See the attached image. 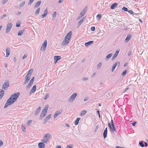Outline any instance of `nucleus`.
<instances>
[{"label": "nucleus", "instance_id": "f257e3e1", "mask_svg": "<svg viewBox=\"0 0 148 148\" xmlns=\"http://www.w3.org/2000/svg\"><path fill=\"white\" fill-rule=\"evenodd\" d=\"M20 93L18 92L17 93H15L11 95L5 103L4 108H6L8 106L10 105L13 104L16 101Z\"/></svg>", "mask_w": 148, "mask_h": 148}, {"label": "nucleus", "instance_id": "f03ea898", "mask_svg": "<svg viewBox=\"0 0 148 148\" xmlns=\"http://www.w3.org/2000/svg\"><path fill=\"white\" fill-rule=\"evenodd\" d=\"M49 105H47L44 108L41 114L40 118H43L45 116L47 113V112L49 108Z\"/></svg>", "mask_w": 148, "mask_h": 148}, {"label": "nucleus", "instance_id": "7ed1b4c3", "mask_svg": "<svg viewBox=\"0 0 148 148\" xmlns=\"http://www.w3.org/2000/svg\"><path fill=\"white\" fill-rule=\"evenodd\" d=\"M51 137V135L50 134H47L44 137L42 141L43 142V143H46L49 140L50 138Z\"/></svg>", "mask_w": 148, "mask_h": 148}, {"label": "nucleus", "instance_id": "20e7f679", "mask_svg": "<svg viewBox=\"0 0 148 148\" xmlns=\"http://www.w3.org/2000/svg\"><path fill=\"white\" fill-rule=\"evenodd\" d=\"M12 26L11 22H9L7 24L5 31L6 33H8L10 31Z\"/></svg>", "mask_w": 148, "mask_h": 148}, {"label": "nucleus", "instance_id": "39448f33", "mask_svg": "<svg viewBox=\"0 0 148 148\" xmlns=\"http://www.w3.org/2000/svg\"><path fill=\"white\" fill-rule=\"evenodd\" d=\"M77 95V94L74 93L73 94L69 99V101L73 102L75 99Z\"/></svg>", "mask_w": 148, "mask_h": 148}, {"label": "nucleus", "instance_id": "423d86ee", "mask_svg": "<svg viewBox=\"0 0 148 148\" xmlns=\"http://www.w3.org/2000/svg\"><path fill=\"white\" fill-rule=\"evenodd\" d=\"M9 81L8 80H7L4 83L3 85L2 88L3 89H5L6 88H8L9 87Z\"/></svg>", "mask_w": 148, "mask_h": 148}, {"label": "nucleus", "instance_id": "0eeeda50", "mask_svg": "<svg viewBox=\"0 0 148 148\" xmlns=\"http://www.w3.org/2000/svg\"><path fill=\"white\" fill-rule=\"evenodd\" d=\"M34 77H33L30 80L28 85L26 86V88L27 89L29 88L31 86L34 82Z\"/></svg>", "mask_w": 148, "mask_h": 148}, {"label": "nucleus", "instance_id": "6e6552de", "mask_svg": "<svg viewBox=\"0 0 148 148\" xmlns=\"http://www.w3.org/2000/svg\"><path fill=\"white\" fill-rule=\"evenodd\" d=\"M108 125L111 131L113 132L116 131V129L114 125H111L110 123H108Z\"/></svg>", "mask_w": 148, "mask_h": 148}, {"label": "nucleus", "instance_id": "1a4fd4ad", "mask_svg": "<svg viewBox=\"0 0 148 148\" xmlns=\"http://www.w3.org/2000/svg\"><path fill=\"white\" fill-rule=\"evenodd\" d=\"M70 40L69 39L64 38V40L63 41L62 45H66L69 43Z\"/></svg>", "mask_w": 148, "mask_h": 148}, {"label": "nucleus", "instance_id": "9d476101", "mask_svg": "<svg viewBox=\"0 0 148 148\" xmlns=\"http://www.w3.org/2000/svg\"><path fill=\"white\" fill-rule=\"evenodd\" d=\"M61 58V57L60 56H56L54 57V63L55 64H56L58 60H60Z\"/></svg>", "mask_w": 148, "mask_h": 148}, {"label": "nucleus", "instance_id": "9b49d317", "mask_svg": "<svg viewBox=\"0 0 148 148\" xmlns=\"http://www.w3.org/2000/svg\"><path fill=\"white\" fill-rule=\"evenodd\" d=\"M30 79V77L29 76H28V75H27L25 77V81L24 82L23 85H25L28 82Z\"/></svg>", "mask_w": 148, "mask_h": 148}, {"label": "nucleus", "instance_id": "f8f14e48", "mask_svg": "<svg viewBox=\"0 0 148 148\" xmlns=\"http://www.w3.org/2000/svg\"><path fill=\"white\" fill-rule=\"evenodd\" d=\"M72 32L71 31L69 32L66 36L65 38L70 40L72 35Z\"/></svg>", "mask_w": 148, "mask_h": 148}, {"label": "nucleus", "instance_id": "ddd939ff", "mask_svg": "<svg viewBox=\"0 0 148 148\" xmlns=\"http://www.w3.org/2000/svg\"><path fill=\"white\" fill-rule=\"evenodd\" d=\"M47 40H45L44 42H43V44H42V50H45L46 49V48L47 47Z\"/></svg>", "mask_w": 148, "mask_h": 148}, {"label": "nucleus", "instance_id": "4468645a", "mask_svg": "<svg viewBox=\"0 0 148 148\" xmlns=\"http://www.w3.org/2000/svg\"><path fill=\"white\" fill-rule=\"evenodd\" d=\"M48 13V10L47 8L46 9H45L44 11V13L43 14H42L41 15V16L42 18H43L45 17L46 16V15Z\"/></svg>", "mask_w": 148, "mask_h": 148}, {"label": "nucleus", "instance_id": "2eb2a0df", "mask_svg": "<svg viewBox=\"0 0 148 148\" xmlns=\"http://www.w3.org/2000/svg\"><path fill=\"white\" fill-rule=\"evenodd\" d=\"M62 110L56 112L54 114V119L56 118L59 114H60L62 113Z\"/></svg>", "mask_w": 148, "mask_h": 148}, {"label": "nucleus", "instance_id": "dca6fc26", "mask_svg": "<svg viewBox=\"0 0 148 148\" xmlns=\"http://www.w3.org/2000/svg\"><path fill=\"white\" fill-rule=\"evenodd\" d=\"M107 127H106L104 130L103 133V136L104 138H105L107 136Z\"/></svg>", "mask_w": 148, "mask_h": 148}, {"label": "nucleus", "instance_id": "f3484780", "mask_svg": "<svg viewBox=\"0 0 148 148\" xmlns=\"http://www.w3.org/2000/svg\"><path fill=\"white\" fill-rule=\"evenodd\" d=\"M6 57H8L10 54V48L9 47H7L6 49Z\"/></svg>", "mask_w": 148, "mask_h": 148}, {"label": "nucleus", "instance_id": "a211bd4d", "mask_svg": "<svg viewBox=\"0 0 148 148\" xmlns=\"http://www.w3.org/2000/svg\"><path fill=\"white\" fill-rule=\"evenodd\" d=\"M38 146L39 148H43L45 147V144L43 143L40 142L38 143Z\"/></svg>", "mask_w": 148, "mask_h": 148}, {"label": "nucleus", "instance_id": "6ab92c4d", "mask_svg": "<svg viewBox=\"0 0 148 148\" xmlns=\"http://www.w3.org/2000/svg\"><path fill=\"white\" fill-rule=\"evenodd\" d=\"M36 85H34L31 90L30 93L32 94L33 93H34L36 90Z\"/></svg>", "mask_w": 148, "mask_h": 148}, {"label": "nucleus", "instance_id": "aec40b11", "mask_svg": "<svg viewBox=\"0 0 148 148\" xmlns=\"http://www.w3.org/2000/svg\"><path fill=\"white\" fill-rule=\"evenodd\" d=\"M117 5L118 4L117 3H114L110 6V8L111 9H114Z\"/></svg>", "mask_w": 148, "mask_h": 148}, {"label": "nucleus", "instance_id": "412c9836", "mask_svg": "<svg viewBox=\"0 0 148 148\" xmlns=\"http://www.w3.org/2000/svg\"><path fill=\"white\" fill-rule=\"evenodd\" d=\"M41 2V1H39L36 2L35 4L34 7L36 8L38 7L40 4Z\"/></svg>", "mask_w": 148, "mask_h": 148}, {"label": "nucleus", "instance_id": "4be33fe9", "mask_svg": "<svg viewBox=\"0 0 148 148\" xmlns=\"http://www.w3.org/2000/svg\"><path fill=\"white\" fill-rule=\"evenodd\" d=\"M51 114H50L47 116L44 119V121L46 122L47 121L49 120L51 117Z\"/></svg>", "mask_w": 148, "mask_h": 148}, {"label": "nucleus", "instance_id": "5701e85b", "mask_svg": "<svg viewBox=\"0 0 148 148\" xmlns=\"http://www.w3.org/2000/svg\"><path fill=\"white\" fill-rule=\"evenodd\" d=\"M93 42V41H90L88 42H86L85 44V45L86 47H88Z\"/></svg>", "mask_w": 148, "mask_h": 148}, {"label": "nucleus", "instance_id": "b1692460", "mask_svg": "<svg viewBox=\"0 0 148 148\" xmlns=\"http://www.w3.org/2000/svg\"><path fill=\"white\" fill-rule=\"evenodd\" d=\"M41 107H39L37 110H36V112L35 113V115H38V113L40 112V110H41Z\"/></svg>", "mask_w": 148, "mask_h": 148}, {"label": "nucleus", "instance_id": "393cba45", "mask_svg": "<svg viewBox=\"0 0 148 148\" xmlns=\"http://www.w3.org/2000/svg\"><path fill=\"white\" fill-rule=\"evenodd\" d=\"M80 118L79 117L77 118V119L74 121V124L75 125H77L79 123V121L80 120Z\"/></svg>", "mask_w": 148, "mask_h": 148}, {"label": "nucleus", "instance_id": "a878e982", "mask_svg": "<svg viewBox=\"0 0 148 148\" xmlns=\"http://www.w3.org/2000/svg\"><path fill=\"white\" fill-rule=\"evenodd\" d=\"M117 62L113 64V65L112 67V72H113L114 71L116 66H117Z\"/></svg>", "mask_w": 148, "mask_h": 148}, {"label": "nucleus", "instance_id": "bb28decb", "mask_svg": "<svg viewBox=\"0 0 148 148\" xmlns=\"http://www.w3.org/2000/svg\"><path fill=\"white\" fill-rule=\"evenodd\" d=\"M131 37V35H128L125 39V42H128L129 41V40L130 39Z\"/></svg>", "mask_w": 148, "mask_h": 148}, {"label": "nucleus", "instance_id": "cd10ccee", "mask_svg": "<svg viewBox=\"0 0 148 148\" xmlns=\"http://www.w3.org/2000/svg\"><path fill=\"white\" fill-rule=\"evenodd\" d=\"M112 53H110L108 54L105 58L106 60H108V59L110 58L112 56Z\"/></svg>", "mask_w": 148, "mask_h": 148}, {"label": "nucleus", "instance_id": "c85d7f7f", "mask_svg": "<svg viewBox=\"0 0 148 148\" xmlns=\"http://www.w3.org/2000/svg\"><path fill=\"white\" fill-rule=\"evenodd\" d=\"M86 113V110H84L82 111L80 114V115L82 116L84 115Z\"/></svg>", "mask_w": 148, "mask_h": 148}, {"label": "nucleus", "instance_id": "c756f323", "mask_svg": "<svg viewBox=\"0 0 148 148\" xmlns=\"http://www.w3.org/2000/svg\"><path fill=\"white\" fill-rule=\"evenodd\" d=\"M4 93V90H2L0 91V99H1L3 97Z\"/></svg>", "mask_w": 148, "mask_h": 148}, {"label": "nucleus", "instance_id": "7c9ffc66", "mask_svg": "<svg viewBox=\"0 0 148 148\" xmlns=\"http://www.w3.org/2000/svg\"><path fill=\"white\" fill-rule=\"evenodd\" d=\"M33 72V69H30L28 71V73L27 75H28V76H30L31 75V74Z\"/></svg>", "mask_w": 148, "mask_h": 148}, {"label": "nucleus", "instance_id": "2f4dec72", "mask_svg": "<svg viewBox=\"0 0 148 148\" xmlns=\"http://www.w3.org/2000/svg\"><path fill=\"white\" fill-rule=\"evenodd\" d=\"M25 1L22 2L19 5V8L20 9L21 8L23 7L25 5Z\"/></svg>", "mask_w": 148, "mask_h": 148}, {"label": "nucleus", "instance_id": "473e14b6", "mask_svg": "<svg viewBox=\"0 0 148 148\" xmlns=\"http://www.w3.org/2000/svg\"><path fill=\"white\" fill-rule=\"evenodd\" d=\"M40 8H38L37 9V10H36V12H35V14L36 15H38L39 14V12H40Z\"/></svg>", "mask_w": 148, "mask_h": 148}, {"label": "nucleus", "instance_id": "72a5a7b5", "mask_svg": "<svg viewBox=\"0 0 148 148\" xmlns=\"http://www.w3.org/2000/svg\"><path fill=\"white\" fill-rule=\"evenodd\" d=\"M24 30H20L18 33V35L19 36L21 35L24 32Z\"/></svg>", "mask_w": 148, "mask_h": 148}, {"label": "nucleus", "instance_id": "f704fd0d", "mask_svg": "<svg viewBox=\"0 0 148 148\" xmlns=\"http://www.w3.org/2000/svg\"><path fill=\"white\" fill-rule=\"evenodd\" d=\"M117 56V54H114L113 57H112V60H114L116 57Z\"/></svg>", "mask_w": 148, "mask_h": 148}, {"label": "nucleus", "instance_id": "c9c22d12", "mask_svg": "<svg viewBox=\"0 0 148 148\" xmlns=\"http://www.w3.org/2000/svg\"><path fill=\"white\" fill-rule=\"evenodd\" d=\"M126 73H127V70H125L122 73V74H121V75L122 76H124L125 75H126Z\"/></svg>", "mask_w": 148, "mask_h": 148}, {"label": "nucleus", "instance_id": "e433bc0d", "mask_svg": "<svg viewBox=\"0 0 148 148\" xmlns=\"http://www.w3.org/2000/svg\"><path fill=\"white\" fill-rule=\"evenodd\" d=\"M84 21V20H81L78 23V25L80 26Z\"/></svg>", "mask_w": 148, "mask_h": 148}, {"label": "nucleus", "instance_id": "4c0bfd02", "mask_svg": "<svg viewBox=\"0 0 148 148\" xmlns=\"http://www.w3.org/2000/svg\"><path fill=\"white\" fill-rule=\"evenodd\" d=\"M143 142V141H141L139 143V145L142 147H143L144 146V145Z\"/></svg>", "mask_w": 148, "mask_h": 148}, {"label": "nucleus", "instance_id": "58836bf2", "mask_svg": "<svg viewBox=\"0 0 148 148\" xmlns=\"http://www.w3.org/2000/svg\"><path fill=\"white\" fill-rule=\"evenodd\" d=\"M101 62L98 64L97 65V68L98 69H99L101 68Z\"/></svg>", "mask_w": 148, "mask_h": 148}, {"label": "nucleus", "instance_id": "ea45409f", "mask_svg": "<svg viewBox=\"0 0 148 148\" xmlns=\"http://www.w3.org/2000/svg\"><path fill=\"white\" fill-rule=\"evenodd\" d=\"M101 14H98L96 16L97 18L98 19V20H99L101 18Z\"/></svg>", "mask_w": 148, "mask_h": 148}, {"label": "nucleus", "instance_id": "a19ab883", "mask_svg": "<svg viewBox=\"0 0 148 148\" xmlns=\"http://www.w3.org/2000/svg\"><path fill=\"white\" fill-rule=\"evenodd\" d=\"M56 15V12H55L52 15V17L53 18H55Z\"/></svg>", "mask_w": 148, "mask_h": 148}, {"label": "nucleus", "instance_id": "79ce46f5", "mask_svg": "<svg viewBox=\"0 0 148 148\" xmlns=\"http://www.w3.org/2000/svg\"><path fill=\"white\" fill-rule=\"evenodd\" d=\"M49 94L48 93L46 94V95L45 96V97L44 98V99L45 100L47 98H48L49 97Z\"/></svg>", "mask_w": 148, "mask_h": 148}, {"label": "nucleus", "instance_id": "37998d69", "mask_svg": "<svg viewBox=\"0 0 148 148\" xmlns=\"http://www.w3.org/2000/svg\"><path fill=\"white\" fill-rule=\"evenodd\" d=\"M122 10L125 11H128L127 8L125 7H123Z\"/></svg>", "mask_w": 148, "mask_h": 148}, {"label": "nucleus", "instance_id": "c03bdc74", "mask_svg": "<svg viewBox=\"0 0 148 148\" xmlns=\"http://www.w3.org/2000/svg\"><path fill=\"white\" fill-rule=\"evenodd\" d=\"M85 14V13L84 12H83V11H82L80 13V15H81V17H82L84 15V14Z\"/></svg>", "mask_w": 148, "mask_h": 148}, {"label": "nucleus", "instance_id": "a18cd8bd", "mask_svg": "<svg viewBox=\"0 0 148 148\" xmlns=\"http://www.w3.org/2000/svg\"><path fill=\"white\" fill-rule=\"evenodd\" d=\"M21 25V23H17L16 25V27H19Z\"/></svg>", "mask_w": 148, "mask_h": 148}, {"label": "nucleus", "instance_id": "49530a36", "mask_svg": "<svg viewBox=\"0 0 148 148\" xmlns=\"http://www.w3.org/2000/svg\"><path fill=\"white\" fill-rule=\"evenodd\" d=\"M87 7H85L83 9V12H84L85 13L86 12L87 10Z\"/></svg>", "mask_w": 148, "mask_h": 148}, {"label": "nucleus", "instance_id": "de8ad7c7", "mask_svg": "<svg viewBox=\"0 0 148 148\" xmlns=\"http://www.w3.org/2000/svg\"><path fill=\"white\" fill-rule=\"evenodd\" d=\"M95 27L94 26H92L91 27V29L92 31H95Z\"/></svg>", "mask_w": 148, "mask_h": 148}, {"label": "nucleus", "instance_id": "09e8293b", "mask_svg": "<svg viewBox=\"0 0 148 148\" xmlns=\"http://www.w3.org/2000/svg\"><path fill=\"white\" fill-rule=\"evenodd\" d=\"M129 13H130L131 14H133V12L131 10H129L127 11Z\"/></svg>", "mask_w": 148, "mask_h": 148}, {"label": "nucleus", "instance_id": "8fccbe9b", "mask_svg": "<svg viewBox=\"0 0 148 148\" xmlns=\"http://www.w3.org/2000/svg\"><path fill=\"white\" fill-rule=\"evenodd\" d=\"M88 79V78L86 77H84L82 78V80L84 81H87Z\"/></svg>", "mask_w": 148, "mask_h": 148}, {"label": "nucleus", "instance_id": "3c124183", "mask_svg": "<svg viewBox=\"0 0 148 148\" xmlns=\"http://www.w3.org/2000/svg\"><path fill=\"white\" fill-rule=\"evenodd\" d=\"M8 0H3L2 3L3 4H4L6 3Z\"/></svg>", "mask_w": 148, "mask_h": 148}, {"label": "nucleus", "instance_id": "603ef678", "mask_svg": "<svg viewBox=\"0 0 148 148\" xmlns=\"http://www.w3.org/2000/svg\"><path fill=\"white\" fill-rule=\"evenodd\" d=\"M6 14H5L3 15L0 17L1 19V20L4 17H6Z\"/></svg>", "mask_w": 148, "mask_h": 148}, {"label": "nucleus", "instance_id": "864d4df0", "mask_svg": "<svg viewBox=\"0 0 148 148\" xmlns=\"http://www.w3.org/2000/svg\"><path fill=\"white\" fill-rule=\"evenodd\" d=\"M32 122V121L31 120H29L27 121V124L28 125L30 124Z\"/></svg>", "mask_w": 148, "mask_h": 148}, {"label": "nucleus", "instance_id": "5fc2aeb1", "mask_svg": "<svg viewBox=\"0 0 148 148\" xmlns=\"http://www.w3.org/2000/svg\"><path fill=\"white\" fill-rule=\"evenodd\" d=\"M89 98L88 97H86L84 99V101H86Z\"/></svg>", "mask_w": 148, "mask_h": 148}, {"label": "nucleus", "instance_id": "6e6d98bb", "mask_svg": "<svg viewBox=\"0 0 148 148\" xmlns=\"http://www.w3.org/2000/svg\"><path fill=\"white\" fill-rule=\"evenodd\" d=\"M3 143L2 141L0 140V146H2L3 145Z\"/></svg>", "mask_w": 148, "mask_h": 148}, {"label": "nucleus", "instance_id": "4d7b16f0", "mask_svg": "<svg viewBox=\"0 0 148 148\" xmlns=\"http://www.w3.org/2000/svg\"><path fill=\"white\" fill-rule=\"evenodd\" d=\"M97 113L99 115V118L100 117V114L99 111V110H97Z\"/></svg>", "mask_w": 148, "mask_h": 148}, {"label": "nucleus", "instance_id": "13d9d810", "mask_svg": "<svg viewBox=\"0 0 148 148\" xmlns=\"http://www.w3.org/2000/svg\"><path fill=\"white\" fill-rule=\"evenodd\" d=\"M137 122L136 121H135L134 122H133L132 123V125L133 126H135L136 124V123Z\"/></svg>", "mask_w": 148, "mask_h": 148}, {"label": "nucleus", "instance_id": "bf43d9fd", "mask_svg": "<svg viewBox=\"0 0 148 148\" xmlns=\"http://www.w3.org/2000/svg\"><path fill=\"white\" fill-rule=\"evenodd\" d=\"M34 0H30L29 1V4H31L34 1Z\"/></svg>", "mask_w": 148, "mask_h": 148}, {"label": "nucleus", "instance_id": "052dcab7", "mask_svg": "<svg viewBox=\"0 0 148 148\" xmlns=\"http://www.w3.org/2000/svg\"><path fill=\"white\" fill-rule=\"evenodd\" d=\"M27 57V55H25L22 57V59H24L26 58Z\"/></svg>", "mask_w": 148, "mask_h": 148}, {"label": "nucleus", "instance_id": "680f3d73", "mask_svg": "<svg viewBox=\"0 0 148 148\" xmlns=\"http://www.w3.org/2000/svg\"><path fill=\"white\" fill-rule=\"evenodd\" d=\"M22 130L23 132H25L26 131L25 128L24 127L23 128H22Z\"/></svg>", "mask_w": 148, "mask_h": 148}, {"label": "nucleus", "instance_id": "e2e57ef3", "mask_svg": "<svg viewBox=\"0 0 148 148\" xmlns=\"http://www.w3.org/2000/svg\"><path fill=\"white\" fill-rule=\"evenodd\" d=\"M111 125H114V123L113 121V120L112 119L111 120Z\"/></svg>", "mask_w": 148, "mask_h": 148}, {"label": "nucleus", "instance_id": "0e129e2a", "mask_svg": "<svg viewBox=\"0 0 148 148\" xmlns=\"http://www.w3.org/2000/svg\"><path fill=\"white\" fill-rule=\"evenodd\" d=\"M144 144H145L144 146H145V147H147V146L148 144H147V143L146 142H145L144 143Z\"/></svg>", "mask_w": 148, "mask_h": 148}, {"label": "nucleus", "instance_id": "69168bd1", "mask_svg": "<svg viewBox=\"0 0 148 148\" xmlns=\"http://www.w3.org/2000/svg\"><path fill=\"white\" fill-rule=\"evenodd\" d=\"M132 53V51H129L128 53V56H130L131 55Z\"/></svg>", "mask_w": 148, "mask_h": 148}, {"label": "nucleus", "instance_id": "338daca9", "mask_svg": "<svg viewBox=\"0 0 148 148\" xmlns=\"http://www.w3.org/2000/svg\"><path fill=\"white\" fill-rule=\"evenodd\" d=\"M66 148H72V147L71 146H70L69 145H68L67 146Z\"/></svg>", "mask_w": 148, "mask_h": 148}, {"label": "nucleus", "instance_id": "774afa93", "mask_svg": "<svg viewBox=\"0 0 148 148\" xmlns=\"http://www.w3.org/2000/svg\"><path fill=\"white\" fill-rule=\"evenodd\" d=\"M56 148H61V147L60 145L57 146Z\"/></svg>", "mask_w": 148, "mask_h": 148}]
</instances>
